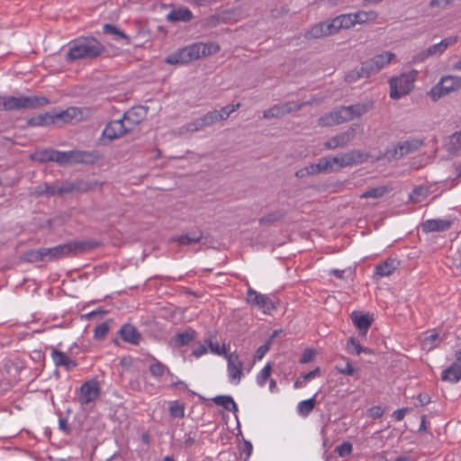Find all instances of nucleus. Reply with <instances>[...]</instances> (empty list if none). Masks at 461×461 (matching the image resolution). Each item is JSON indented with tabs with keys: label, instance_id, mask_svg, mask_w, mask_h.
<instances>
[{
	"label": "nucleus",
	"instance_id": "obj_1",
	"mask_svg": "<svg viewBox=\"0 0 461 461\" xmlns=\"http://www.w3.org/2000/svg\"><path fill=\"white\" fill-rule=\"evenodd\" d=\"M106 51L105 46L94 36H79L68 43L67 61L95 59Z\"/></svg>",
	"mask_w": 461,
	"mask_h": 461
},
{
	"label": "nucleus",
	"instance_id": "obj_2",
	"mask_svg": "<svg viewBox=\"0 0 461 461\" xmlns=\"http://www.w3.org/2000/svg\"><path fill=\"white\" fill-rule=\"evenodd\" d=\"M373 108L371 102H360L348 106H341L337 110L331 111L318 120L319 125L329 127L343 123L359 118Z\"/></svg>",
	"mask_w": 461,
	"mask_h": 461
},
{
	"label": "nucleus",
	"instance_id": "obj_3",
	"mask_svg": "<svg viewBox=\"0 0 461 461\" xmlns=\"http://www.w3.org/2000/svg\"><path fill=\"white\" fill-rule=\"evenodd\" d=\"M50 103L45 96H13L5 95V111H16L21 109H34L42 107Z\"/></svg>",
	"mask_w": 461,
	"mask_h": 461
},
{
	"label": "nucleus",
	"instance_id": "obj_4",
	"mask_svg": "<svg viewBox=\"0 0 461 461\" xmlns=\"http://www.w3.org/2000/svg\"><path fill=\"white\" fill-rule=\"evenodd\" d=\"M416 77L417 71L412 70L408 73H402L399 77H392L389 80L390 97L397 100L408 95L413 88Z\"/></svg>",
	"mask_w": 461,
	"mask_h": 461
},
{
	"label": "nucleus",
	"instance_id": "obj_5",
	"mask_svg": "<svg viewBox=\"0 0 461 461\" xmlns=\"http://www.w3.org/2000/svg\"><path fill=\"white\" fill-rule=\"evenodd\" d=\"M22 367L13 359H5L0 365V393L10 390L17 382Z\"/></svg>",
	"mask_w": 461,
	"mask_h": 461
},
{
	"label": "nucleus",
	"instance_id": "obj_6",
	"mask_svg": "<svg viewBox=\"0 0 461 461\" xmlns=\"http://www.w3.org/2000/svg\"><path fill=\"white\" fill-rule=\"evenodd\" d=\"M246 302L264 314H271L276 309V302L274 300V296L258 293L251 287L247 290Z\"/></svg>",
	"mask_w": 461,
	"mask_h": 461
},
{
	"label": "nucleus",
	"instance_id": "obj_7",
	"mask_svg": "<svg viewBox=\"0 0 461 461\" xmlns=\"http://www.w3.org/2000/svg\"><path fill=\"white\" fill-rule=\"evenodd\" d=\"M366 158V155L358 150H352L342 153L339 156L326 158L329 165L330 166V172L335 171L337 168H342L361 163L365 161Z\"/></svg>",
	"mask_w": 461,
	"mask_h": 461
},
{
	"label": "nucleus",
	"instance_id": "obj_8",
	"mask_svg": "<svg viewBox=\"0 0 461 461\" xmlns=\"http://www.w3.org/2000/svg\"><path fill=\"white\" fill-rule=\"evenodd\" d=\"M424 141L420 139H411L398 142L386 150L385 155L389 159H400L402 157L418 150Z\"/></svg>",
	"mask_w": 461,
	"mask_h": 461
},
{
	"label": "nucleus",
	"instance_id": "obj_9",
	"mask_svg": "<svg viewBox=\"0 0 461 461\" xmlns=\"http://www.w3.org/2000/svg\"><path fill=\"white\" fill-rule=\"evenodd\" d=\"M461 86V77L456 76L442 77L439 82L431 88L430 96L436 101L440 97L458 89Z\"/></svg>",
	"mask_w": 461,
	"mask_h": 461
},
{
	"label": "nucleus",
	"instance_id": "obj_10",
	"mask_svg": "<svg viewBox=\"0 0 461 461\" xmlns=\"http://www.w3.org/2000/svg\"><path fill=\"white\" fill-rule=\"evenodd\" d=\"M312 104L311 102H295V101H288L282 104H277L270 107L269 109L264 111L263 118L264 119H272V118H279L283 117L292 112L299 111L304 105Z\"/></svg>",
	"mask_w": 461,
	"mask_h": 461
},
{
	"label": "nucleus",
	"instance_id": "obj_11",
	"mask_svg": "<svg viewBox=\"0 0 461 461\" xmlns=\"http://www.w3.org/2000/svg\"><path fill=\"white\" fill-rule=\"evenodd\" d=\"M101 184L97 181L77 179L75 181H65L59 185V195L72 193H86L95 190Z\"/></svg>",
	"mask_w": 461,
	"mask_h": 461
},
{
	"label": "nucleus",
	"instance_id": "obj_12",
	"mask_svg": "<svg viewBox=\"0 0 461 461\" xmlns=\"http://www.w3.org/2000/svg\"><path fill=\"white\" fill-rule=\"evenodd\" d=\"M194 50V43L178 49L168 54L165 59V62L169 65H184L196 60L197 57Z\"/></svg>",
	"mask_w": 461,
	"mask_h": 461
},
{
	"label": "nucleus",
	"instance_id": "obj_13",
	"mask_svg": "<svg viewBox=\"0 0 461 461\" xmlns=\"http://www.w3.org/2000/svg\"><path fill=\"white\" fill-rule=\"evenodd\" d=\"M77 401L81 405H87L95 402L100 394L99 384L96 380H89L79 387Z\"/></svg>",
	"mask_w": 461,
	"mask_h": 461
},
{
	"label": "nucleus",
	"instance_id": "obj_14",
	"mask_svg": "<svg viewBox=\"0 0 461 461\" xmlns=\"http://www.w3.org/2000/svg\"><path fill=\"white\" fill-rule=\"evenodd\" d=\"M149 107L144 105H136L124 112L122 120L130 131L147 117Z\"/></svg>",
	"mask_w": 461,
	"mask_h": 461
},
{
	"label": "nucleus",
	"instance_id": "obj_15",
	"mask_svg": "<svg viewBox=\"0 0 461 461\" xmlns=\"http://www.w3.org/2000/svg\"><path fill=\"white\" fill-rule=\"evenodd\" d=\"M394 58L395 54L390 51H384L381 54H377L372 59H369L364 62V69L369 72L371 75H375L378 73L383 68L387 66Z\"/></svg>",
	"mask_w": 461,
	"mask_h": 461
},
{
	"label": "nucleus",
	"instance_id": "obj_16",
	"mask_svg": "<svg viewBox=\"0 0 461 461\" xmlns=\"http://www.w3.org/2000/svg\"><path fill=\"white\" fill-rule=\"evenodd\" d=\"M128 132L130 131L125 125V122L121 118L110 121L103 130L102 137L108 140H113L122 138Z\"/></svg>",
	"mask_w": 461,
	"mask_h": 461
},
{
	"label": "nucleus",
	"instance_id": "obj_17",
	"mask_svg": "<svg viewBox=\"0 0 461 461\" xmlns=\"http://www.w3.org/2000/svg\"><path fill=\"white\" fill-rule=\"evenodd\" d=\"M356 136V129L350 126L347 131L330 138L324 147L327 149H336L346 147Z\"/></svg>",
	"mask_w": 461,
	"mask_h": 461
},
{
	"label": "nucleus",
	"instance_id": "obj_18",
	"mask_svg": "<svg viewBox=\"0 0 461 461\" xmlns=\"http://www.w3.org/2000/svg\"><path fill=\"white\" fill-rule=\"evenodd\" d=\"M227 370L230 381L238 384L242 376V362L235 353H230L227 356Z\"/></svg>",
	"mask_w": 461,
	"mask_h": 461
},
{
	"label": "nucleus",
	"instance_id": "obj_19",
	"mask_svg": "<svg viewBox=\"0 0 461 461\" xmlns=\"http://www.w3.org/2000/svg\"><path fill=\"white\" fill-rule=\"evenodd\" d=\"M332 34H334V32L331 27V22L328 20L312 25L305 32L304 37L308 40H317Z\"/></svg>",
	"mask_w": 461,
	"mask_h": 461
},
{
	"label": "nucleus",
	"instance_id": "obj_20",
	"mask_svg": "<svg viewBox=\"0 0 461 461\" xmlns=\"http://www.w3.org/2000/svg\"><path fill=\"white\" fill-rule=\"evenodd\" d=\"M452 224L453 221L448 219H429L421 223V228L427 233L441 232L449 230Z\"/></svg>",
	"mask_w": 461,
	"mask_h": 461
},
{
	"label": "nucleus",
	"instance_id": "obj_21",
	"mask_svg": "<svg viewBox=\"0 0 461 461\" xmlns=\"http://www.w3.org/2000/svg\"><path fill=\"white\" fill-rule=\"evenodd\" d=\"M122 339L131 345H139L141 340V334L131 323L123 324L118 331Z\"/></svg>",
	"mask_w": 461,
	"mask_h": 461
},
{
	"label": "nucleus",
	"instance_id": "obj_22",
	"mask_svg": "<svg viewBox=\"0 0 461 461\" xmlns=\"http://www.w3.org/2000/svg\"><path fill=\"white\" fill-rule=\"evenodd\" d=\"M51 358L56 366H63L66 371H71L77 364L75 360L71 359L67 354L56 348L51 350Z\"/></svg>",
	"mask_w": 461,
	"mask_h": 461
},
{
	"label": "nucleus",
	"instance_id": "obj_23",
	"mask_svg": "<svg viewBox=\"0 0 461 461\" xmlns=\"http://www.w3.org/2000/svg\"><path fill=\"white\" fill-rule=\"evenodd\" d=\"M97 158L95 151L70 150V164H93Z\"/></svg>",
	"mask_w": 461,
	"mask_h": 461
},
{
	"label": "nucleus",
	"instance_id": "obj_24",
	"mask_svg": "<svg viewBox=\"0 0 461 461\" xmlns=\"http://www.w3.org/2000/svg\"><path fill=\"white\" fill-rule=\"evenodd\" d=\"M399 261L395 258H387L375 267L374 276L377 278L391 276L399 267Z\"/></svg>",
	"mask_w": 461,
	"mask_h": 461
},
{
	"label": "nucleus",
	"instance_id": "obj_25",
	"mask_svg": "<svg viewBox=\"0 0 461 461\" xmlns=\"http://www.w3.org/2000/svg\"><path fill=\"white\" fill-rule=\"evenodd\" d=\"M351 320L354 325L359 330V333L365 336L372 325L373 318L368 313H358L353 312L351 313Z\"/></svg>",
	"mask_w": 461,
	"mask_h": 461
},
{
	"label": "nucleus",
	"instance_id": "obj_26",
	"mask_svg": "<svg viewBox=\"0 0 461 461\" xmlns=\"http://www.w3.org/2000/svg\"><path fill=\"white\" fill-rule=\"evenodd\" d=\"M44 255L46 261H55L70 255V249L68 247V243L52 248H44Z\"/></svg>",
	"mask_w": 461,
	"mask_h": 461
},
{
	"label": "nucleus",
	"instance_id": "obj_27",
	"mask_svg": "<svg viewBox=\"0 0 461 461\" xmlns=\"http://www.w3.org/2000/svg\"><path fill=\"white\" fill-rule=\"evenodd\" d=\"M100 246V242L88 240H77L68 243V247L70 249V254L84 253L91 251Z\"/></svg>",
	"mask_w": 461,
	"mask_h": 461
},
{
	"label": "nucleus",
	"instance_id": "obj_28",
	"mask_svg": "<svg viewBox=\"0 0 461 461\" xmlns=\"http://www.w3.org/2000/svg\"><path fill=\"white\" fill-rule=\"evenodd\" d=\"M334 33L341 29H349L356 25L353 13L340 14L330 20Z\"/></svg>",
	"mask_w": 461,
	"mask_h": 461
},
{
	"label": "nucleus",
	"instance_id": "obj_29",
	"mask_svg": "<svg viewBox=\"0 0 461 461\" xmlns=\"http://www.w3.org/2000/svg\"><path fill=\"white\" fill-rule=\"evenodd\" d=\"M84 112L83 109L77 107H68V109L61 111L59 113H56L54 116V120L60 119L64 122H68L73 120L80 121L83 119Z\"/></svg>",
	"mask_w": 461,
	"mask_h": 461
},
{
	"label": "nucleus",
	"instance_id": "obj_30",
	"mask_svg": "<svg viewBox=\"0 0 461 461\" xmlns=\"http://www.w3.org/2000/svg\"><path fill=\"white\" fill-rule=\"evenodd\" d=\"M194 50L196 53L197 59L203 57H206L212 54H215L220 51V46L212 42H196L194 43Z\"/></svg>",
	"mask_w": 461,
	"mask_h": 461
},
{
	"label": "nucleus",
	"instance_id": "obj_31",
	"mask_svg": "<svg viewBox=\"0 0 461 461\" xmlns=\"http://www.w3.org/2000/svg\"><path fill=\"white\" fill-rule=\"evenodd\" d=\"M103 32L104 34L113 35L114 41H122L124 44L131 43V37L113 24H104Z\"/></svg>",
	"mask_w": 461,
	"mask_h": 461
},
{
	"label": "nucleus",
	"instance_id": "obj_32",
	"mask_svg": "<svg viewBox=\"0 0 461 461\" xmlns=\"http://www.w3.org/2000/svg\"><path fill=\"white\" fill-rule=\"evenodd\" d=\"M193 18V14L187 7H181L178 9H173L167 15V19L169 22H189Z\"/></svg>",
	"mask_w": 461,
	"mask_h": 461
},
{
	"label": "nucleus",
	"instance_id": "obj_33",
	"mask_svg": "<svg viewBox=\"0 0 461 461\" xmlns=\"http://www.w3.org/2000/svg\"><path fill=\"white\" fill-rule=\"evenodd\" d=\"M203 238L202 230H195L190 234H184L172 239L180 246L192 245L200 242Z\"/></svg>",
	"mask_w": 461,
	"mask_h": 461
},
{
	"label": "nucleus",
	"instance_id": "obj_34",
	"mask_svg": "<svg viewBox=\"0 0 461 461\" xmlns=\"http://www.w3.org/2000/svg\"><path fill=\"white\" fill-rule=\"evenodd\" d=\"M196 337V331L191 328L185 330L183 332L176 333L173 338L172 341L176 347H183L188 345Z\"/></svg>",
	"mask_w": 461,
	"mask_h": 461
},
{
	"label": "nucleus",
	"instance_id": "obj_35",
	"mask_svg": "<svg viewBox=\"0 0 461 461\" xmlns=\"http://www.w3.org/2000/svg\"><path fill=\"white\" fill-rule=\"evenodd\" d=\"M21 259L27 263H37L45 260L44 248L30 249L23 253Z\"/></svg>",
	"mask_w": 461,
	"mask_h": 461
},
{
	"label": "nucleus",
	"instance_id": "obj_36",
	"mask_svg": "<svg viewBox=\"0 0 461 461\" xmlns=\"http://www.w3.org/2000/svg\"><path fill=\"white\" fill-rule=\"evenodd\" d=\"M212 401L216 405L221 406L229 411L233 413L238 411V406L233 398L230 395H217L212 398Z\"/></svg>",
	"mask_w": 461,
	"mask_h": 461
},
{
	"label": "nucleus",
	"instance_id": "obj_37",
	"mask_svg": "<svg viewBox=\"0 0 461 461\" xmlns=\"http://www.w3.org/2000/svg\"><path fill=\"white\" fill-rule=\"evenodd\" d=\"M316 396L317 393H315L312 398L303 400L298 403L296 411L300 416L305 418L310 415L316 405Z\"/></svg>",
	"mask_w": 461,
	"mask_h": 461
},
{
	"label": "nucleus",
	"instance_id": "obj_38",
	"mask_svg": "<svg viewBox=\"0 0 461 461\" xmlns=\"http://www.w3.org/2000/svg\"><path fill=\"white\" fill-rule=\"evenodd\" d=\"M441 379L450 383H457L461 380V367L451 364L450 366L443 370Z\"/></svg>",
	"mask_w": 461,
	"mask_h": 461
},
{
	"label": "nucleus",
	"instance_id": "obj_39",
	"mask_svg": "<svg viewBox=\"0 0 461 461\" xmlns=\"http://www.w3.org/2000/svg\"><path fill=\"white\" fill-rule=\"evenodd\" d=\"M54 122V116L49 113H41L36 116H32L28 119L27 123L30 126H44Z\"/></svg>",
	"mask_w": 461,
	"mask_h": 461
},
{
	"label": "nucleus",
	"instance_id": "obj_40",
	"mask_svg": "<svg viewBox=\"0 0 461 461\" xmlns=\"http://www.w3.org/2000/svg\"><path fill=\"white\" fill-rule=\"evenodd\" d=\"M378 14L375 11H358L353 13L356 24H364L367 22L375 21Z\"/></svg>",
	"mask_w": 461,
	"mask_h": 461
},
{
	"label": "nucleus",
	"instance_id": "obj_41",
	"mask_svg": "<svg viewBox=\"0 0 461 461\" xmlns=\"http://www.w3.org/2000/svg\"><path fill=\"white\" fill-rule=\"evenodd\" d=\"M311 176L330 172V166L326 158H320L317 163L308 165Z\"/></svg>",
	"mask_w": 461,
	"mask_h": 461
},
{
	"label": "nucleus",
	"instance_id": "obj_42",
	"mask_svg": "<svg viewBox=\"0 0 461 461\" xmlns=\"http://www.w3.org/2000/svg\"><path fill=\"white\" fill-rule=\"evenodd\" d=\"M371 74L364 69V62L361 64L359 68H357L351 71H349L346 77L345 80L348 83H353L357 81L360 78L363 77H368Z\"/></svg>",
	"mask_w": 461,
	"mask_h": 461
},
{
	"label": "nucleus",
	"instance_id": "obj_43",
	"mask_svg": "<svg viewBox=\"0 0 461 461\" xmlns=\"http://www.w3.org/2000/svg\"><path fill=\"white\" fill-rule=\"evenodd\" d=\"M429 194L428 187L419 185L413 188L412 192L409 194V199L417 203L422 202Z\"/></svg>",
	"mask_w": 461,
	"mask_h": 461
},
{
	"label": "nucleus",
	"instance_id": "obj_44",
	"mask_svg": "<svg viewBox=\"0 0 461 461\" xmlns=\"http://www.w3.org/2000/svg\"><path fill=\"white\" fill-rule=\"evenodd\" d=\"M55 149H42L35 152L32 158L40 163L53 162Z\"/></svg>",
	"mask_w": 461,
	"mask_h": 461
},
{
	"label": "nucleus",
	"instance_id": "obj_45",
	"mask_svg": "<svg viewBox=\"0 0 461 461\" xmlns=\"http://www.w3.org/2000/svg\"><path fill=\"white\" fill-rule=\"evenodd\" d=\"M285 217V212L281 210L271 212L268 214L259 219L260 225H270L278 221H281Z\"/></svg>",
	"mask_w": 461,
	"mask_h": 461
},
{
	"label": "nucleus",
	"instance_id": "obj_46",
	"mask_svg": "<svg viewBox=\"0 0 461 461\" xmlns=\"http://www.w3.org/2000/svg\"><path fill=\"white\" fill-rule=\"evenodd\" d=\"M149 372L157 378L162 376L165 373L172 375L168 367L157 359H155V362L149 366Z\"/></svg>",
	"mask_w": 461,
	"mask_h": 461
},
{
	"label": "nucleus",
	"instance_id": "obj_47",
	"mask_svg": "<svg viewBox=\"0 0 461 461\" xmlns=\"http://www.w3.org/2000/svg\"><path fill=\"white\" fill-rule=\"evenodd\" d=\"M388 192V188L385 186H376L370 188L360 194V198H380Z\"/></svg>",
	"mask_w": 461,
	"mask_h": 461
},
{
	"label": "nucleus",
	"instance_id": "obj_48",
	"mask_svg": "<svg viewBox=\"0 0 461 461\" xmlns=\"http://www.w3.org/2000/svg\"><path fill=\"white\" fill-rule=\"evenodd\" d=\"M336 370L342 375H353L356 369L352 366L351 362L348 358H343V363H338L335 366Z\"/></svg>",
	"mask_w": 461,
	"mask_h": 461
},
{
	"label": "nucleus",
	"instance_id": "obj_49",
	"mask_svg": "<svg viewBox=\"0 0 461 461\" xmlns=\"http://www.w3.org/2000/svg\"><path fill=\"white\" fill-rule=\"evenodd\" d=\"M240 107V103H237L235 104L223 106L220 110H217L220 121L226 120L232 113L237 111Z\"/></svg>",
	"mask_w": 461,
	"mask_h": 461
},
{
	"label": "nucleus",
	"instance_id": "obj_50",
	"mask_svg": "<svg viewBox=\"0 0 461 461\" xmlns=\"http://www.w3.org/2000/svg\"><path fill=\"white\" fill-rule=\"evenodd\" d=\"M447 145L448 149L451 152H456L461 149V130L459 131L453 133L449 137V141Z\"/></svg>",
	"mask_w": 461,
	"mask_h": 461
},
{
	"label": "nucleus",
	"instance_id": "obj_51",
	"mask_svg": "<svg viewBox=\"0 0 461 461\" xmlns=\"http://www.w3.org/2000/svg\"><path fill=\"white\" fill-rule=\"evenodd\" d=\"M59 166H65L70 164V150L59 151L55 149L54 161Z\"/></svg>",
	"mask_w": 461,
	"mask_h": 461
},
{
	"label": "nucleus",
	"instance_id": "obj_52",
	"mask_svg": "<svg viewBox=\"0 0 461 461\" xmlns=\"http://www.w3.org/2000/svg\"><path fill=\"white\" fill-rule=\"evenodd\" d=\"M272 370L271 364H267L257 375V383L259 386L263 387L270 376Z\"/></svg>",
	"mask_w": 461,
	"mask_h": 461
},
{
	"label": "nucleus",
	"instance_id": "obj_53",
	"mask_svg": "<svg viewBox=\"0 0 461 461\" xmlns=\"http://www.w3.org/2000/svg\"><path fill=\"white\" fill-rule=\"evenodd\" d=\"M442 340V338H440L439 334L438 333H432L427 337L424 338L423 341H422V346L430 350L432 348H434L435 347H437V341H440Z\"/></svg>",
	"mask_w": 461,
	"mask_h": 461
},
{
	"label": "nucleus",
	"instance_id": "obj_54",
	"mask_svg": "<svg viewBox=\"0 0 461 461\" xmlns=\"http://www.w3.org/2000/svg\"><path fill=\"white\" fill-rule=\"evenodd\" d=\"M203 128L211 126L215 122H219L217 110L210 111L201 117Z\"/></svg>",
	"mask_w": 461,
	"mask_h": 461
},
{
	"label": "nucleus",
	"instance_id": "obj_55",
	"mask_svg": "<svg viewBox=\"0 0 461 461\" xmlns=\"http://www.w3.org/2000/svg\"><path fill=\"white\" fill-rule=\"evenodd\" d=\"M347 350L353 355H360L363 350V346L355 339L349 338L347 342Z\"/></svg>",
	"mask_w": 461,
	"mask_h": 461
},
{
	"label": "nucleus",
	"instance_id": "obj_56",
	"mask_svg": "<svg viewBox=\"0 0 461 461\" xmlns=\"http://www.w3.org/2000/svg\"><path fill=\"white\" fill-rule=\"evenodd\" d=\"M109 329L110 327L107 322L98 324L94 330V338L95 339H103L107 335Z\"/></svg>",
	"mask_w": 461,
	"mask_h": 461
},
{
	"label": "nucleus",
	"instance_id": "obj_57",
	"mask_svg": "<svg viewBox=\"0 0 461 461\" xmlns=\"http://www.w3.org/2000/svg\"><path fill=\"white\" fill-rule=\"evenodd\" d=\"M353 447L352 444L349 442H343L342 444L339 445L335 448V452L340 456L345 457L349 456L352 453Z\"/></svg>",
	"mask_w": 461,
	"mask_h": 461
},
{
	"label": "nucleus",
	"instance_id": "obj_58",
	"mask_svg": "<svg viewBox=\"0 0 461 461\" xmlns=\"http://www.w3.org/2000/svg\"><path fill=\"white\" fill-rule=\"evenodd\" d=\"M183 129H185L186 131L194 132V131H201V130H203L204 128H203V124L202 119L200 117V118H197V119L194 120L191 122L186 123L183 127Z\"/></svg>",
	"mask_w": 461,
	"mask_h": 461
},
{
	"label": "nucleus",
	"instance_id": "obj_59",
	"mask_svg": "<svg viewBox=\"0 0 461 461\" xmlns=\"http://www.w3.org/2000/svg\"><path fill=\"white\" fill-rule=\"evenodd\" d=\"M208 346H209V348H210L211 352L215 354V355L222 356V355H226L227 354L224 346H220L219 344H214L211 340H208Z\"/></svg>",
	"mask_w": 461,
	"mask_h": 461
},
{
	"label": "nucleus",
	"instance_id": "obj_60",
	"mask_svg": "<svg viewBox=\"0 0 461 461\" xmlns=\"http://www.w3.org/2000/svg\"><path fill=\"white\" fill-rule=\"evenodd\" d=\"M270 348V340L261 345L256 351L255 358L262 359Z\"/></svg>",
	"mask_w": 461,
	"mask_h": 461
},
{
	"label": "nucleus",
	"instance_id": "obj_61",
	"mask_svg": "<svg viewBox=\"0 0 461 461\" xmlns=\"http://www.w3.org/2000/svg\"><path fill=\"white\" fill-rule=\"evenodd\" d=\"M43 188H45L46 190V195L47 196H52V195H56V194H59V185H53V184H48V183H44L43 184Z\"/></svg>",
	"mask_w": 461,
	"mask_h": 461
},
{
	"label": "nucleus",
	"instance_id": "obj_62",
	"mask_svg": "<svg viewBox=\"0 0 461 461\" xmlns=\"http://www.w3.org/2000/svg\"><path fill=\"white\" fill-rule=\"evenodd\" d=\"M315 352L312 349H305L301 357L300 362L303 364L310 363L313 360Z\"/></svg>",
	"mask_w": 461,
	"mask_h": 461
},
{
	"label": "nucleus",
	"instance_id": "obj_63",
	"mask_svg": "<svg viewBox=\"0 0 461 461\" xmlns=\"http://www.w3.org/2000/svg\"><path fill=\"white\" fill-rule=\"evenodd\" d=\"M427 50H428V54L429 55V57L439 56L445 51L443 50V48H441L439 43L433 44V45L429 46Z\"/></svg>",
	"mask_w": 461,
	"mask_h": 461
},
{
	"label": "nucleus",
	"instance_id": "obj_64",
	"mask_svg": "<svg viewBox=\"0 0 461 461\" xmlns=\"http://www.w3.org/2000/svg\"><path fill=\"white\" fill-rule=\"evenodd\" d=\"M384 414V410L380 406H374L368 410V416L374 420H376Z\"/></svg>",
	"mask_w": 461,
	"mask_h": 461
}]
</instances>
